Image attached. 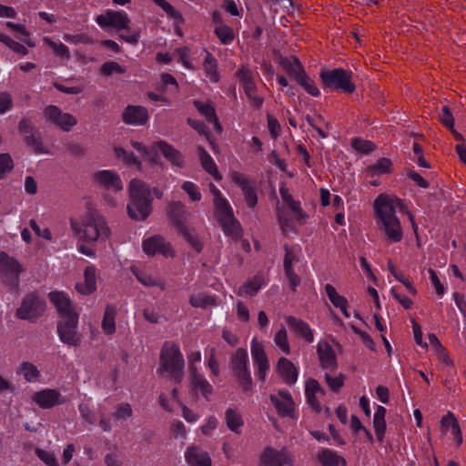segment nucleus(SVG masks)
<instances>
[{"instance_id": "1", "label": "nucleus", "mask_w": 466, "mask_h": 466, "mask_svg": "<svg viewBox=\"0 0 466 466\" xmlns=\"http://www.w3.org/2000/svg\"><path fill=\"white\" fill-rule=\"evenodd\" d=\"M406 207L401 199L380 194L374 201V209L378 218L377 223L383 229L388 240L392 243L401 241L403 238L400 219L396 216V209L402 210Z\"/></svg>"}, {"instance_id": "2", "label": "nucleus", "mask_w": 466, "mask_h": 466, "mask_svg": "<svg viewBox=\"0 0 466 466\" xmlns=\"http://www.w3.org/2000/svg\"><path fill=\"white\" fill-rule=\"evenodd\" d=\"M70 225L75 235L87 243L106 241L110 236L106 218L96 210H87L79 219H71Z\"/></svg>"}, {"instance_id": "3", "label": "nucleus", "mask_w": 466, "mask_h": 466, "mask_svg": "<svg viewBox=\"0 0 466 466\" xmlns=\"http://www.w3.org/2000/svg\"><path fill=\"white\" fill-rule=\"evenodd\" d=\"M128 216L135 220H145L152 212L151 190L144 181L133 178L128 185Z\"/></svg>"}, {"instance_id": "4", "label": "nucleus", "mask_w": 466, "mask_h": 466, "mask_svg": "<svg viewBox=\"0 0 466 466\" xmlns=\"http://www.w3.org/2000/svg\"><path fill=\"white\" fill-rule=\"evenodd\" d=\"M185 361L177 344L170 341L164 343L159 355L158 374L167 372L175 383H180L184 376Z\"/></svg>"}, {"instance_id": "5", "label": "nucleus", "mask_w": 466, "mask_h": 466, "mask_svg": "<svg viewBox=\"0 0 466 466\" xmlns=\"http://www.w3.org/2000/svg\"><path fill=\"white\" fill-rule=\"evenodd\" d=\"M229 368L233 377L245 393L253 390V382L248 369V354L244 348H238L229 358Z\"/></svg>"}, {"instance_id": "6", "label": "nucleus", "mask_w": 466, "mask_h": 466, "mask_svg": "<svg viewBox=\"0 0 466 466\" xmlns=\"http://www.w3.org/2000/svg\"><path fill=\"white\" fill-rule=\"evenodd\" d=\"M324 88L341 90L346 94H352L356 86L352 82V73L343 68L322 70L319 74Z\"/></svg>"}, {"instance_id": "7", "label": "nucleus", "mask_w": 466, "mask_h": 466, "mask_svg": "<svg viewBox=\"0 0 466 466\" xmlns=\"http://www.w3.org/2000/svg\"><path fill=\"white\" fill-rule=\"evenodd\" d=\"M24 271L22 265L7 253L0 251V276L3 282L10 290L17 291L19 288V275Z\"/></svg>"}, {"instance_id": "8", "label": "nucleus", "mask_w": 466, "mask_h": 466, "mask_svg": "<svg viewBox=\"0 0 466 466\" xmlns=\"http://www.w3.org/2000/svg\"><path fill=\"white\" fill-rule=\"evenodd\" d=\"M45 309V300L36 292H30L23 299L21 306L15 311V317L34 322L43 315Z\"/></svg>"}, {"instance_id": "9", "label": "nucleus", "mask_w": 466, "mask_h": 466, "mask_svg": "<svg viewBox=\"0 0 466 466\" xmlns=\"http://www.w3.org/2000/svg\"><path fill=\"white\" fill-rule=\"evenodd\" d=\"M214 215L226 236L235 240H238L242 238L241 225L235 218L230 205L221 209L215 210Z\"/></svg>"}, {"instance_id": "10", "label": "nucleus", "mask_w": 466, "mask_h": 466, "mask_svg": "<svg viewBox=\"0 0 466 466\" xmlns=\"http://www.w3.org/2000/svg\"><path fill=\"white\" fill-rule=\"evenodd\" d=\"M96 24L103 29L114 28L117 31H130L131 20L124 11L108 9L96 17Z\"/></svg>"}, {"instance_id": "11", "label": "nucleus", "mask_w": 466, "mask_h": 466, "mask_svg": "<svg viewBox=\"0 0 466 466\" xmlns=\"http://www.w3.org/2000/svg\"><path fill=\"white\" fill-rule=\"evenodd\" d=\"M77 325L78 317L63 319L57 322V333L62 342L73 347L80 345L81 335Z\"/></svg>"}, {"instance_id": "12", "label": "nucleus", "mask_w": 466, "mask_h": 466, "mask_svg": "<svg viewBox=\"0 0 466 466\" xmlns=\"http://www.w3.org/2000/svg\"><path fill=\"white\" fill-rule=\"evenodd\" d=\"M18 131L23 137L25 143L31 147L35 154L46 153L43 147L41 134L29 118L23 117L19 121Z\"/></svg>"}, {"instance_id": "13", "label": "nucleus", "mask_w": 466, "mask_h": 466, "mask_svg": "<svg viewBox=\"0 0 466 466\" xmlns=\"http://www.w3.org/2000/svg\"><path fill=\"white\" fill-rule=\"evenodd\" d=\"M45 117L66 132H69L77 123L76 118L69 114L64 113L56 106H47L44 110Z\"/></svg>"}, {"instance_id": "14", "label": "nucleus", "mask_w": 466, "mask_h": 466, "mask_svg": "<svg viewBox=\"0 0 466 466\" xmlns=\"http://www.w3.org/2000/svg\"><path fill=\"white\" fill-rule=\"evenodd\" d=\"M49 300L56 309L60 319L78 317L69 297L63 291H51L48 294Z\"/></svg>"}, {"instance_id": "15", "label": "nucleus", "mask_w": 466, "mask_h": 466, "mask_svg": "<svg viewBox=\"0 0 466 466\" xmlns=\"http://www.w3.org/2000/svg\"><path fill=\"white\" fill-rule=\"evenodd\" d=\"M291 462L290 455L287 449L283 448L280 451H277L268 446L259 457L258 466H284Z\"/></svg>"}, {"instance_id": "16", "label": "nucleus", "mask_w": 466, "mask_h": 466, "mask_svg": "<svg viewBox=\"0 0 466 466\" xmlns=\"http://www.w3.org/2000/svg\"><path fill=\"white\" fill-rule=\"evenodd\" d=\"M251 356L258 369L257 376L259 380L264 381L270 366L262 342H258L256 339L251 341Z\"/></svg>"}, {"instance_id": "17", "label": "nucleus", "mask_w": 466, "mask_h": 466, "mask_svg": "<svg viewBox=\"0 0 466 466\" xmlns=\"http://www.w3.org/2000/svg\"><path fill=\"white\" fill-rule=\"evenodd\" d=\"M269 399L279 416L294 418L295 403L288 390H279L278 394H271Z\"/></svg>"}, {"instance_id": "18", "label": "nucleus", "mask_w": 466, "mask_h": 466, "mask_svg": "<svg viewBox=\"0 0 466 466\" xmlns=\"http://www.w3.org/2000/svg\"><path fill=\"white\" fill-rule=\"evenodd\" d=\"M142 248L147 255L161 254L165 257H173V249L170 243L167 242L160 235H155L143 241Z\"/></svg>"}, {"instance_id": "19", "label": "nucleus", "mask_w": 466, "mask_h": 466, "mask_svg": "<svg viewBox=\"0 0 466 466\" xmlns=\"http://www.w3.org/2000/svg\"><path fill=\"white\" fill-rule=\"evenodd\" d=\"M305 395L307 402L312 408V410L316 413H320L322 410V407L318 400V395L324 396L325 390L320 386L319 382L317 380L309 378L306 380Z\"/></svg>"}, {"instance_id": "20", "label": "nucleus", "mask_w": 466, "mask_h": 466, "mask_svg": "<svg viewBox=\"0 0 466 466\" xmlns=\"http://www.w3.org/2000/svg\"><path fill=\"white\" fill-rule=\"evenodd\" d=\"M33 400L42 409H50L65 402V400H61L60 392L53 389H46L35 392L33 396Z\"/></svg>"}, {"instance_id": "21", "label": "nucleus", "mask_w": 466, "mask_h": 466, "mask_svg": "<svg viewBox=\"0 0 466 466\" xmlns=\"http://www.w3.org/2000/svg\"><path fill=\"white\" fill-rule=\"evenodd\" d=\"M167 217L173 226L178 230L187 226L188 212L180 201H172L167 206Z\"/></svg>"}, {"instance_id": "22", "label": "nucleus", "mask_w": 466, "mask_h": 466, "mask_svg": "<svg viewBox=\"0 0 466 466\" xmlns=\"http://www.w3.org/2000/svg\"><path fill=\"white\" fill-rule=\"evenodd\" d=\"M94 179L106 189L116 192L123 189L119 176L113 170L97 171L94 174Z\"/></svg>"}, {"instance_id": "23", "label": "nucleus", "mask_w": 466, "mask_h": 466, "mask_svg": "<svg viewBox=\"0 0 466 466\" xmlns=\"http://www.w3.org/2000/svg\"><path fill=\"white\" fill-rule=\"evenodd\" d=\"M148 112L142 106H127L122 114V120L127 125H145L148 120Z\"/></svg>"}, {"instance_id": "24", "label": "nucleus", "mask_w": 466, "mask_h": 466, "mask_svg": "<svg viewBox=\"0 0 466 466\" xmlns=\"http://www.w3.org/2000/svg\"><path fill=\"white\" fill-rule=\"evenodd\" d=\"M276 370L288 385H293L298 380V370L295 365L287 358L279 359Z\"/></svg>"}, {"instance_id": "25", "label": "nucleus", "mask_w": 466, "mask_h": 466, "mask_svg": "<svg viewBox=\"0 0 466 466\" xmlns=\"http://www.w3.org/2000/svg\"><path fill=\"white\" fill-rule=\"evenodd\" d=\"M185 459L189 466H211L212 464L208 453L196 446L187 449Z\"/></svg>"}, {"instance_id": "26", "label": "nucleus", "mask_w": 466, "mask_h": 466, "mask_svg": "<svg viewBox=\"0 0 466 466\" xmlns=\"http://www.w3.org/2000/svg\"><path fill=\"white\" fill-rule=\"evenodd\" d=\"M317 353L322 369H336L337 359L332 347L328 342H319Z\"/></svg>"}, {"instance_id": "27", "label": "nucleus", "mask_w": 466, "mask_h": 466, "mask_svg": "<svg viewBox=\"0 0 466 466\" xmlns=\"http://www.w3.org/2000/svg\"><path fill=\"white\" fill-rule=\"evenodd\" d=\"M285 320L289 329L301 336L308 343L313 342V331L307 322L293 316L286 317Z\"/></svg>"}, {"instance_id": "28", "label": "nucleus", "mask_w": 466, "mask_h": 466, "mask_svg": "<svg viewBox=\"0 0 466 466\" xmlns=\"http://www.w3.org/2000/svg\"><path fill=\"white\" fill-rule=\"evenodd\" d=\"M279 64L289 76L292 77L295 81L305 72L299 59L295 56L289 57L280 56Z\"/></svg>"}, {"instance_id": "29", "label": "nucleus", "mask_w": 466, "mask_h": 466, "mask_svg": "<svg viewBox=\"0 0 466 466\" xmlns=\"http://www.w3.org/2000/svg\"><path fill=\"white\" fill-rule=\"evenodd\" d=\"M117 311L118 309L116 305L106 304L101 322V329L106 335H113L116 333V317Z\"/></svg>"}, {"instance_id": "30", "label": "nucleus", "mask_w": 466, "mask_h": 466, "mask_svg": "<svg viewBox=\"0 0 466 466\" xmlns=\"http://www.w3.org/2000/svg\"><path fill=\"white\" fill-rule=\"evenodd\" d=\"M194 106L198 109V111L206 117L208 123L214 125V127L217 132H222V127L218 121V116L216 114L215 107L210 103H204L199 100L193 101Z\"/></svg>"}, {"instance_id": "31", "label": "nucleus", "mask_w": 466, "mask_h": 466, "mask_svg": "<svg viewBox=\"0 0 466 466\" xmlns=\"http://www.w3.org/2000/svg\"><path fill=\"white\" fill-rule=\"evenodd\" d=\"M157 147L165 157V158H167L173 166L178 167H183V156L172 145L167 143L166 141H159L157 143Z\"/></svg>"}, {"instance_id": "32", "label": "nucleus", "mask_w": 466, "mask_h": 466, "mask_svg": "<svg viewBox=\"0 0 466 466\" xmlns=\"http://www.w3.org/2000/svg\"><path fill=\"white\" fill-rule=\"evenodd\" d=\"M225 422L227 427L234 433L240 435L244 426L241 412L237 408H228L225 411Z\"/></svg>"}, {"instance_id": "33", "label": "nucleus", "mask_w": 466, "mask_h": 466, "mask_svg": "<svg viewBox=\"0 0 466 466\" xmlns=\"http://www.w3.org/2000/svg\"><path fill=\"white\" fill-rule=\"evenodd\" d=\"M190 377L193 390L196 391H200L202 396L207 400H209V397L213 393L212 385L198 372L197 368L192 369V375H190Z\"/></svg>"}, {"instance_id": "34", "label": "nucleus", "mask_w": 466, "mask_h": 466, "mask_svg": "<svg viewBox=\"0 0 466 466\" xmlns=\"http://www.w3.org/2000/svg\"><path fill=\"white\" fill-rule=\"evenodd\" d=\"M198 153L202 167L217 181H220L222 176L211 156L203 147H198Z\"/></svg>"}, {"instance_id": "35", "label": "nucleus", "mask_w": 466, "mask_h": 466, "mask_svg": "<svg viewBox=\"0 0 466 466\" xmlns=\"http://www.w3.org/2000/svg\"><path fill=\"white\" fill-rule=\"evenodd\" d=\"M203 69L206 76L214 83L219 81V73L218 68V61L209 52H206V57L203 62Z\"/></svg>"}, {"instance_id": "36", "label": "nucleus", "mask_w": 466, "mask_h": 466, "mask_svg": "<svg viewBox=\"0 0 466 466\" xmlns=\"http://www.w3.org/2000/svg\"><path fill=\"white\" fill-rule=\"evenodd\" d=\"M318 459L323 466H339V463H341L342 466H346L345 459L329 449H324L320 451L318 455Z\"/></svg>"}, {"instance_id": "37", "label": "nucleus", "mask_w": 466, "mask_h": 466, "mask_svg": "<svg viewBox=\"0 0 466 466\" xmlns=\"http://www.w3.org/2000/svg\"><path fill=\"white\" fill-rule=\"evenodd\" d=\"M236 76L241 84L244 91H250L256 86L254 82V74L248 66H242L237 72Z\"/></svg>"}, {"instance_id": "38", "label": "nucleus", "mask_w": 466, "mask_h": 466, "mask_svg": "<svg viewBox=\"0 0 466 466\" xmlns=\"http://www.w3.org/2000/svg\"><path fill=\"white\" fill-rule=\"evenodd\" d=\"M367 172L374 175L390 174L392 172V162L388 157L380 158L375 164L367 167Z\"/></svg>"}, {"instance_id": "39", "label": "nucleus", "mask_w": 466, "mask_h": 466, "mask_svg": "<svg viewBox=\"0 0 466 466\" xmlns=\"http://www.w3.org/2000/svg\"><path fill=\"white\" fill-rule=\"evenodd\" d=\"M214 34L222 45H229L235 38L234 30L227 25H217Z\"/></svg>"}, {"instance_id": "40", "label": "nucleus", "mask_w": 466, "mask_h": 466, "mask_svg": "<svg viewBox=\"0 0 466 466\" xmlns=\"http://www.w3.org/2000/svg\"><path fill=\"white\" fill-rule=\"evenodd\" d=\"M17 373L22 374L28 382L40 377V371L37 367L28 361H24L20 364Z\"/></svg>"}, {"instance_id": "41", "label": "nucleus", "mask_w": 466, "mask_h": 466, "mask_svg": "<svg viewBox=\"0 0 466 466\" xmlns=\"http://www.w3.org/2000/svg\"><path fill=\"white\" fill-rule=\"evenodd\" d=\"M157 6H159L170 18L174 19L177 24H182L184 18L182 14L176 10L166 0H152Z\"/></svg>"}, {"instance_id": "42", "label": "nucleus", "mask_w": 466, "mask_h": 466, "mask_svg": "<svg viewBox=\"0 0 466 466\" xmlns=\"http://www.w3.org/2000/svg\"><path fill=\"white\" fill-rule=\"evenodd\" d=\"M261 286L262 282L260 279L256 277L241 286L237 294L238 296L248 295L249 297H254L260 289Z\"/></svg>"}, {"instance_id": "43", "label": "nucleus", "mask_w": 466, "mask_h": 466, "mask_svg": "<svg viewBox=\"0 0 466 466\" xmlns=\"http://www.w3.org/2000/svg\"><path fill=\"white\" fill-rule=\"evenodd\" d=\"M188 244L197 251L200 252L203 248V244L195 234L194 229H190L187 226L177 230Z\"/></svg>"}, {"instance_id": "44", "label": "nucleus", "mask_w": 466, "mask_h": 466, "mask_svg": "<svg viewBox=\"0 0 466 466\" xmlns=\"http://www.w3.org/2000/svg\"><path fill=\"white\" fill-rule=\"evenodd\" d=\"M189 302L194 308L205 309L208 306H216V299L212 296H208L203 293L193 295L190 297Z\"/></svg>"}, {"instance_id": "45", "label": "nucleus", "mask_w": 466, "mask_h": 466, "mask_svg": "<svg viewBox=\"0 0 466 466\" xmlns=\"http://www.w3.org/2000/svg\"><path fill=\"white\" fill-rule=\"evenodd\" d=\"M296 82L301 86L304 90L312 96H319L320 92L316 86L315 82L304 72Z\"/></svg>"}, {"instance_id": "46", "label": "nucleus", "mask_w": 466, "mask_h": 466, "mask_svg": "<svg viewBox=\"0 0 466 466\" xmlns=\"http://www.w3.org/2000/svg\"><path fill=\"white\" fill-rule=\"evenodd\" d=\"M0 42L8 46L12 51L21 56H26L28 54V49L25 46L13 40L5 34L0 33Z\"/></svg>"}, {"instance_id": "47", "label": "nucleus", "mask_w": 466, "mask_h": 466, "mask_svg": "<svg viewBox=\"0 0 466 466\" xmlns=\"http://www.w3.org/2000/svg\"><path fill=\"white\" fill-rule=\"evenodd\" d=\"M325 291L329 299L335 308H341V306H344V304L348 302L347 299L339 295L331 284L325 285Z\"/></svg>"}, {"instance_id": "48", "label": "nucleus", "mask_w": 466, "mask_h": 466, "mask_svg": "<svg viewBox=\"0 0 466 466\" xmlns=\"http://www.w3.org/2000/svg\"><path fill=\"white\" fill-rule=\"evenodd\" d=\"M351 147L362 154H370L375 150L376 145L370 140H365L360 137L353 138L351 141Z\"/></svg>"}, {"instance_id": "49", "label": "nucleus", "mask_w": 466, "mask_h": 466, "mask_svg": "<svg viewBox=\"0 0 466 466\" xmlns=\"http://www.w3.org/2000/svg\"><path fill=\"white\" fill-rule=\"evenodd\" d=\"M274 342L276 345L287 355L290 353V346L288 340L287 330L284 327H281L274 336Z\"/></svg>"}, {"instance_id": "50", "label": "nucleus", "mask_w": 466, "mask_h": 466, "mask_svg": "<svg viewBox=\"0 0 466 466\" xmlns=\"http://www.w3.org/2000/svg\"><path fill=\"white\" fill-rule=\"evenodd\" d=\"M126 71V67L115 61L105 62L100 67L101 74L106 76H111L112 74H124Z\"/></svg>"}, {"instance_id": "51", "label": "nucleus", "mask_w": 466, "mask_h": 466, "mask_svg": "<svg viewBox=\"0 0 466 466\" xmlns=\"http://www.w3.org/2000/svg\"><path fill=\"white\" fill-rule=\"evenodd\" d=\"M14 168V161L7 153L0 154V179L5 178Z\"/></svg>"}, {"instance_id": "52", "label": "nucleus", "mask_w": 466, "mask_h": 466, "mask_svg": "<svg viewBox=\"0 0 466 466\" xmlns=\"http://www.w3.org/2000/svg\"><path fill=\"white\" fill-rule=\"evenodd\" d=\"M44 42L53 49L54 53L61 57L69 58L70 52L68 47L63 43H56L49 37H44Z\"/></svg>"}, {"instance_id": "53", "label": "nucleus", "mask_w": 466, "mask_h": 466, "mask_svg": "<svg viewBox=\"0 0 466 466\" xmlns=\"http://www.w3.org/2000/svg\"><path fill=\"white\" fill-rule=\"evenodd\" d=\"M325 380L332 391L339 392L344 385L345 376L339 373L338 376L332 377L329 373H326Z\"/></svg>"}, {"instance_id": "54", "label": "nucleus", "mask_w": 466, "mask_h": 466, "mask_svg": "<svg viewBox=\"0 0 466 466\" xmlns=\"http://www.w3.org/2000/svg\"><path fill=\"white\" fill-rule=\"evenodd\" d=\"M115 152H116V155L118 157L123 158L127 164H128V165L134 164V165L137 166L138 169H141V162L135 156L134 152H128L122 147H116Z\"/></svg>"}, {"instance_id": "55", "label": "nucleus", "mask_w": 466, "mask_h": 466, "mask_svg": "<svg viewBox=\"0 0 466 466\" xmlns=\"http://www.w3.org/2000/svg\"><path fill=\"white\" fill-rule=\"evenodd\" d=\"M209 187H210V192L214 196L215 210H218V209H221L223 208L229 206L228 201L225 198L222 197L220 190L213 183H210Z\"/></svg>"}, {"instance_id": "56", "label": "nucleus", "mask_w": 466, "mask_h": 466, "mask_svg": "<svg viewBox=\"0 0 466 466\" xmlns=\"http://www.w3.org/2000/svg\"><path fill=\"white\" fill-rule=\"evenodd\" d=\"M439 120L441 124L449 129H452L454 126V118L448 106L441 107V111L439 113Z\"/></svg>"}, {"instance_id": "57", "label": "nucleus", "mask_w": 466, "mask_h": 466, "mask_svg": "<svg viewBox=\"0 0 466 466\" xmlns=\"http://www.w3.org/2000/svg\"><path fill=\"white\" fill-rule=\"evenodd\" d=\"M242 192L245 196V200L247 202V205L250 208H254L258 203V196H257L255 186L253 184H251L248 187L242 189Z\"/></svg>"}, {"instance_id": "58", "label": "nucleus", "mask_w": 466, "mask_h": 466, "mask_svg": "<svg viewBox=\"0 0 466 466\" xmlns=\"http://www.w3.org/2000/svg\"><path fill=\"white\" fill-rule=\"evenodd\" d=\"M182 188L187 193L192 201H199L201 199V193L195 183L186 181L183 183Z\"/></svg>"}, {"instance_id": "59", "label": "nucleus", "mask_w": 466, "mask_h": 466, "mask_svg": "<svg viewBox=\"0 0 466 466\" xmlns=\"http://www.w3.org/2000/svg\"><path fill=\"white\" fill-rule=\"evenodd\" d=\"M35 454L46 465L59 466L54 453L42 449H36Z\"/></svg>"}, {"instance_id": "60", "label": "nucleus", "mask_w": 466, "mask_h": 466, "mask_svg": "<svg viewBox=\"0 0 466 466\" xmlns=\"http://www.w3.org/2000/svg\"><path fill=\"white\" fill-rule=\"evenodd\" d=\"M132 414L133 410L131 405L129 403H121L117 405L114 417L116 420H125L130 418Z\"/></svg>"}, {"instance_id": "61", "label": "nucleus", "mask_w": 466, "mask_h": 466, "mask_svg": "<svg viewBox=\"0 0 466 466\" xmlns=\"http://www.w3.org/2000/svg\"><path fill=\"white\" fill-rule=\"evenodd\" d=\"M267 123L271 137L276 139L279 136L281 130V127L278 119L274 116L268 114Z\"/></svg>"}, {"instance_id": "62", "label": "nucleus", "mask_w": 466, "mask_h": 466, "mask_svg": "<svg viewBox=\"0 0 466 466\" xmlns=\"http://www.w3.org/2000/svg\"><path fill=\"white\" fill-rule=\"evenodd\" d=\"M244 92H245L246 96H248L250 105L254 108H256V109L261 108V106L264 103V99H263V97L259 96L257 94V86L251 88L250 91H244Z\"/></svg>"}, {"instance_id": "63", "label": "nucleus", "mask_w": 466, "mask_h": 466, "mask_svg": "<svg viewBox=\"0 0 466 466\" xmlns=\"http://www.w3.org/2000/svg\"><path fill=\"white\" fill-rule=\"evenodd\" d=\"M64 38L76 45L79 43L92 45L94 43L93 38L86 34L65 35Z\"/></svg>"}, {"instance_id": "64", "label": "nucleus", "mask_w": 466, "mask_h": 466, "mask_svg": "<svg viewBox=\"0 0 466 466\" xmlns=\"http://www.w3.org/2000/svg\"><path fill=\"white\" fill-rule=\"evenodd\" d=\"M118 37L125 42L130 44V45H137L140 38V32L139 30H134L132 31H125L124 33H120L118 35Z\"/></svg>"}]
</instances>
